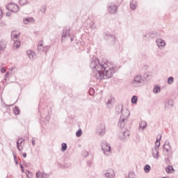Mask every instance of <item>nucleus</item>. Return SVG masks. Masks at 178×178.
<instances>
[{
  "mask_svg": "<svg viewBox=\"0 0 178 178\" xmlns=\"http://www.w3.org/2000/svg\"><path fill=\"white\" fill-rule=\"evenodd\" d=\"M90 66L93 72H96L95 77L97 80L111 79L118 70V67L108 62H101L97 57L90 59Z\"/></svg>",
  "mask_w": 178,
  "mask_h": 178,
  "instance_id": "1",
  "label": "nucleus"
},
{
  "mask_svg": "<svg viewBox=\"0 0 178 178\" xmlns=\"http://www.w3.org/2000/svg\"><path fill=\"white\" fill-rule=\"evenodd\" d=\"M115 111L116 113H118V115L119 113H122L120 118V121L118 122V127H120V129H123V127H124V124L127 123V118L130 116V113H129V111H127L125 112L126 115H124V113H123V106L122 105L118 106L115 108Z\"/></svg>",
  "mask_w": 178,
  "mask_h": 178,
  "instance_id": "2",
  "label": "nucleus"
},
{
  "mask_svg": "<svg viewBox=\"0 0 178 178\" xmlns=\"http://www.w3.org/2000/svg\"><path fill=\"white\" fill-rule=\"evenodd\" d=\"M102 151L104 152V154L106 156H109L111 154H112V147H111V145L108 143L106 140H102L101 143Z\"/></svg>",
  "mask_w": 178,
  "mask_h": 178,
  "instance_id": "3",
  "label": "nucleus"
},
{
  "mask_svg": "<svg viewBox=\"0 0 178 178\" xmlns=\"http://www.w3.org/2000/svg\"><path fill=\"white\" fill-rule=\"evenodd\" d=\"M118 137L120 141L126 143L129 140V137H130V131L127 129H124L122 132L118 134Z\"/></svg>",
  "mask_w": 178,
  "mask_h": 178,
  "instance_id": "4",
  "label": "nucleus"
},
{
  "mask_svg": "<svg viewBox=\"0 0 178 178\" xmlns=\"http://www.w3.org/2000/svg\"><path fill=\"white\" fill-rule=\"evenodd\" d=\"M144 83L143 76L140 74L136 75L132 81L133 87H141V85Z\"/></svg>",
  "mask_w": 178,
  "mask_h": 178,
  "instance_id": "5",
  "label": "nucleus"
},
{
  "mask_svg": "<svg viewBox=\"0 0 178 178\" xmlns=\"http://www.w3.org/2000/svg\"><path fill=\"white\" fill-rule=\"evenodd\" d=\"M6 8L7 10H9L10 12H13L14 13H17V12L19 10V6H17L15 3H8Z\"/></svg>",
  "mask_w": 178,
  "mask_h": 178,
  "instance_id": "6",
  "label": "nucleus"
},
{
  "mask_svg": "<svg viewBox=\"0 0 178 178\" xmlns=\"http://www.w3.org/2000/svg\"><path fill=\"white\" fill-rule=\"evenodd\" d=\"M163 149L164 152H166L168 158H170L172 156V152L170 151V143L169 141H165L163 146Z\"/></svg>",
  "mask_w": 178,
  "mask_h": 178,
  "instance_id": "7",
  "label": "nucleus"
},
{
  "mask_svg": "<svg viewBox=\"0 0 178 178\" xmlns=\"http://www.w3.org/2000/svg\"><path fill=\"white\" fill-rule=\"evenodd\" d=\"M103 36L104 40H107L108 41H109L110 44H111L112 45L115 44V38L114 35L104 33Z\"/></svg>",
  "mask_w": 178,
  "mask_h": 178,
  "instance_id": "8",
  "label": "nucleus"
},
{
  "mask_svg": "<svg viewBox=\"0 0 178 178\" xmlns=\"http://www.w3.org/2000/svg\"><path fill=\"white\" fill-rule=\"evenodd\" d=\"M67 37H70V29L64 28L61 35V42L66 41V38H67Z\"/></svg>",
  "mask_w": 178,
  "mask_h": 178,
  "instance_id": "9",
  "label": "nucleus"
},
{
  "mask_svg": "<svg viewBox=\"0 0 178 178\" xmlns=\"http://www.w3.org/2000/svg\"><path fill=\"white\" fill-rule=\"evenodd\" d=\"M96 131L99 136H104L105 133H106V130L105 129V124L104 123L100 124L97 127Z\"/></svg>",
  "mask_w": 178,
  "mask_h": 178,
  "instance_id": "10",
  "label": "nucleus"
},
{
  "mask_svg": "<svg viewBox=\"0 0 178 178\" xmlns=\"http://www.w3.org/2000/svg\"><path fill=\"white\" fill-rule=\"evenodd\" d=\"M108 10L111 15H115V13H118V6L115 3H111L108 7Z\"/></svg>",
  "mask_w": 178,
  "mask_h": 178,
  "instance_id": "11",
  "label": "nucleus"
},
{
  "mask_svg": "<svg viewBox=\"0 0 178 178\" xmlns=\"http://www.w3.org/2000/svg\"><path fill=\"white\" fill-rule=\"evenodd\" d=\"M104 177L115 178V171L113 169H108L106 173L103 175Z\"/></svg>",
  "mask_w": 178,
  "mask_h": 178,
  "instance_id": "12",
  "label": "nucleus"
},
{
  "mask_svg": "<svg viewBox=\"0 0 178 178\" xmlns=\"http://www.w3.org/2000/svg\"><path fill=\"white\" fill-rule=\"evenodd\" d=\"M159 154V149H158L157 147H154L152 149V155L153 157H154L155 159H159V156H158Z\"/></svg>",
  "mask_w": 178,
  "mask_h": 178,
  "instance_id": "13",
  "label": "nucleus"
},
{
  "mask_svg": "<svg viewBox=\"0 0 178 178\" xmlns=\"http://www.w3.org/2000/svg\"><path fill=\"white\" fill-rule=\"evenodd\" d=\"M156 44L159 48H163L165 47V45H166L165 40H162L161 38L156 39Z\"/></svg>",
  "mask_w": 178,
  "mask_h": 178,
  "instance_id": "14",
  "label": "nucleus"
},
{
  "mask_svg": "<svg viewBox=\"0 0 178 178\" xmlns=\"http://www.w3.org/2000/svg\"><path fill=\"white\" fill-rule=\"evenodd\" d=\"M37 178H49V174L38 171L35 175Z\"/></svg>",
  "mask_w": 178,
  "mask_h": 178,
  "instance_id": "15",
  "label": "nucleus"
},
{
  "mask_svg": "<svg viewBox=\"0 0 178 178\" xmlns=\"http://www.w3.org/2000/svg\"><path fill=\"white\" fill-rule=\"evenodd\" d=\"M113 104H115V97H111L108 102H106V106L108 109H111L112 108Z\"/></svg>",
  "mask_w": 178,
  "mask_h": 178,
  "instance_id": "16",
  "label": "nucleus"
},
{
  "mask_svg": "<svg viewBox=\"0 0 178 178\" xmlns=\"http://www.w3.org/2000/svg\"><path fill=\"white\" fill-rule=\"evenodd\" d=\"M26 55L29 56L31 60H33V59H34V56H35V52L31 50H28L26 51Z\"/></svg>",
  "mask_w": 178,
  "mask_h": 178,
  "instance_id": "17",
  "label": "nucleus"
},
{
  "mask_svg": "<svg viewBox=\"0 0 178 178\" xmlns=\"http://www.w3.org/2000/svg\"><path fill=\"white\" fill-rule=\"evenodd\" d=\"M130 8L132 10H136L137 8V1L136 0H131L130 2Z\"/></svg>",
  "mask_w": 178,
  "mask_h": 178,
  "instance_id": "18",
  "label": "nucleus"
},
{
  "mask_svg": "<svg viewBox=\"0 0 178 178\" xmlns=\"http://www.w3.org/2000/svg\"><path fill=\"white\" fill-rule=\"evenodd\" d=\"M23 143H24V139L19 138L17 140V147L18 151H22V149H23V148H20V145L23 144Z\"/></svg>",
  "mask_w": 178,
  "mask_h": 178,
  "instance_id": "19",
  "label": "nucleus"
},
{
  "mask_svg": "<svg viewBox=\"0 0 178 178\" xmlns=\"http://www.w3.org/2000/svg\"><path fill=\"white\" fill-rule=\"evenodd\" d=\"M24 24H29V23H33L34 18L33 17H27L23 19Z\"/></svg>",
  "mask_w": 178,
  "mask_h": 178,
  "instance_id": "20",
  "label": "nucleus"
},
{
  "mask_svg": "<svg viewBox=\"0 0 178 178\" xmlns=\"http://www.w3.org/2000/svg\"><path fill=\"white\" fill-rule=\"evenodd\" d=\"M6 48V42L4 40H1L0 42V51H5Z\"/></svg>",
  "mask_w": 178,
  "mask_h": 178,
  "instance_id": "21",
  "label": "nucleus"
},
{
  "mask_svg": "<svg viewBox=\"0 0 178 178\" xmlns=\"http://www.w3.org/2000/svg\"><path fill=\"white\" fill-rule=\"evenodd\" d=\"M20 47V41L19 40H14L13 48V49H17Z\"/></svg>",
  "mask_w": 178,
  "mask_h": 178,
  "instance_id": "22",
  "label": "nucleus"
},
{
  "mask_svg": "<svg viewBox=\"0 0 178 178\" xmlns=\"http://www.w3.org/2000/svg\"><path fill=\"white\" fill-rule=\"evenodd\" d=\"M147 128V122L145 121H141L139 123V129H142V130H145V129Z\"/></svg>",
  "mask_w": 178,
  "mask_h": 178,
  "instance_id": "23",
  "label": "nucleus"
},
{
  "mask_svg": "<svg viewBox=\"0 0 178 178\" xmlns=\"http://www.w3.org/2000/svg\"><path fill=\"white\" fill-rule=\"evenodd\" d=\"M162 138V136H160L159 138H156V141L155 142V146L157 147V149H159V147H161V139Z\"/></svg>",
  "mask_w": 178,
  "mask_h": 178,
  "instance_id": "24",
  "label": "nucleus"
},
{
  "mask_svg": "<svg viewBox=\"0 0 178 178\" xmlns=\"http://www.w3.org/2000/svg\"><path fill=\"white\" fill-rule=\"evenodd\" d=\"M165 108H173V100L169 99L168 102L165 104Z\"/></svg>",
  "mask_w": 178,
  "mask_h": 178,
  "instance_id": "25",
  "label": "nucleus"
},
{
  "mask_svg": "<svg viewBox=\"0 0 178 178\" xmlns=\"http://www.w3.org/2000/svg\"><path fill=\"white\" fill-rule=\"evenodd\" d=\"M19 34H15L13 35V31L11 33V40H13V41H17V40H19Z\"/></svg>",
  "mask_w": 178,
  "mask_h": 178,
  "instance_id": "26",
  "label": "nucleus"
},
{
  "mask_svg": "<svg viewBox=\"0 0 178 178\" xmlns=\"http://www.w3.org/2000/svg\"><path fill=\"white\" fill-rule=\"evenodd\" d=\"M153 92H154V94H158V92H161V86H156L153 89Z\"/></svg>",
  "mask_w": 178,
  "mask_h": 178,
  "instance_id": "27",
  "label": "nucleus"
},
{
  "mask_svg": "<svg viewBox=\"0 0 178 178\" xmlns=\"http://www.w3.org/2000/svg\"><path fill=\"white\" fill-rule=\"evenodd\" d=\"M66 149H67V144H66L65 143H62L61 144L62 152H65V151H66Z\"/></svg>",
  "mask_w": 178,
  "mask_h": 178,
  "instance_id": "28",
  "label": "nucleus"
},
{
  "mask_svg": "<svg viewBox=\"0 0 178 178\" xmlns=\"http://www.w3.org/2000/svg\"><path fill=\"white\" fill-rule=\"evenodd\" d=\"M151 170V166L148 164L145 165L144 167V171L145 173H149V171Z\"/></svg>",
  "mask_w": 178,
  "mask_h": 178,
  "instance_id": "29",
  "label": "nucleus"
},
{
  "mask_svg": "<svg viewBox=\"0 0 178 178\" xmlns=\"http://www.w3.org/2000/svg\"><path fill=\"white\" fill-rule=\"evenodd\" d=\"M15 115H20V108L17 106H15L14 108Z\"/></svg>",
  "mask_w": 178,
  "mask_h": 178,
  "instance_id": "30",
  "label": "nucleus"
},
{
  "mask_svg": "<svg viewBox=\"0 0 178 178\" xmlns=\"http://www.w3.org/2000/svg\"><path fill=\"white\" fill-rule=\"evenodd\" d=\"M64 166L65 168H70V166H72V163H70V161H65V163H64Z\"/></svg>",
  "mask_w": 178,
  "mask_h": 178,
  "instance_id": "31",
  "label": "nucleus"
},
{
  "mask_svg": "<svg viewBox=\"0 0 178 178\" xmlns=\"http://www.w3.org/2000/svg\"><path fill=\"white\" fill-rule=\"evenodd\" d=\"M131 103L132 104H137V101H138V99L137 98V96L136 95H134L132 97H131Z\"/></svg>",
  "mask_w": 178,
  "mask_h": 178,
  "instance_id": "32",
  "label": "nucleus"
},
{
  "mask_svg": "<svg viewBox=\"0 0 178 178\" xmlns=\"http://www.w3.org/2000/svg\"><path fill=\"white\" fill-rule=\"evenodd\" d=\"M83 134V131L81 129H79L76 132V137H81V135Z\"/></svg>",
  "mask_w": 178,
  "mask_h": 178,
  "instance_id": "33",
  "label": "nucleus"
},
{
  "mask_svg": "<svg viewBox=\"0 0 178 178\" xmlns=\"http://www.w3.org/2000/svg\"><path fill=\"white\" fill-rule=\"evenodd\" d=\"M173 81H174L173 76L168 77V84H173Z\"/></svg>",
  "mask_w": 178,
  "mask_h": 178,
  "instance_id": "34",
  "label": "nucleus"
},
{
  "mask_svg": "<svg viewBox=\"0 0 178 178\" xmlns=\"http://www.w3.org/2000/svg\"><path fill=\"white\" fill-rule=\"evenodd\" d=\"M166 172L167 173H170L171 170H173V167L171 165H168L166 168H165Z\"/></svg>",
  "mask_w": 178,
  "mask_h": 178,
  "instance_id": "35",
  "label": "nucleus"
},
{
  "mask_svg": "<svg viewBox=\"0 0 178 178\" xmlns=\"http://www.w3.org/2000/svg\"><path fill=\"white\" fill-rule=\"evenodd\" d=\"M19 5H22V6H24L27 3V0H19Z\"/></svg>",
  "mask_w": 178,
  "mask_h": 178,
  "instance_id": "36",
  "label": "nucleus"
},
{
  "mask_svg": "<svg viewBox=\"0 0 178 178\" xmlns=\"http://www.w3.org/2000/svg\"><path fill=\"white\" fill-rule=\"evenodd\" d=\"M38 51H39V52H42V51H44V47H42V44H40V45L38 46Z\"/></svg>",
  "mask_w": 178,
  "mask_h": 178,
  "instance_id": "37",
  "label": "nucleus"
},
{
  "mask_svg": "<svg viewBox=\"0 0 178 178\" xmlns=\"http://www.w3.org/2000/svg\"><path fill=\"white\" fill-rule=\"evenodd\" d=\"M127 178H136V175L134 172H129Z\"/></svg>",
  "mask_w": 178,
  "mask_h": 178,
  "instance_id": "38",
  "label": "nucleus"
},
{
  "mask_svg": "<svg viewBox=\"0 0 178 178\" xmlns=\"http://www.w3.org/2000/svg\"><path fill=\"white\" fill-rule=\"evenodd\" d=\"M26 176H27L28 178H32L33 177V175L29 170H27V172H26Z\"/></svg>",
  "mask_w": 178,
  "mask_h": 178,
  "instance_id": "39",
  "label": "nucleus"
},
{
  "mask_svg": "<svg viewBox=\"0 0 178 178\" xmlns=\"http://www.w3.org/2000/svg\"><path fill=\"white\" fill-rule=\"evenodd\" d=\"M92 92H94V88H91L90 90H89V94L90 95H92Z\"/></svg>",
  "mask_w": 178,
  "mask_h": 178,
  "instance_id": "40",
  "label": "nucleus"
},
{
  "mask_svg": "<svg viewBox=\"0 0 178 178\" xmlns=\"http://www.w3.org/2000/svg\"><path fill=\"white\" fill-rule=\"evenodd\" d=\"M6 72V67H2L1 69V73H5Z\"/></svg>",
  "mask_w": 178,
  "mask_h": 178,
  "instance_id": "41",
  "label": "nucleus"
},
{
  "mask_svg": "<svg viewBox=\"0 0 178 178\" xmlns=\"http://www.w3.org/2000/svg\"><path fill=\"white\" fill-rule=\"evenodd\" d=\"M19 165H20L22 172H23V173H24V167H23V164L20 163Z\"/></svg>",
  "mask_w": 178,
  "mask_h": 178,
  "instance_id": "42",
  "label": "nucleus"
},
{
  "mask_svg": "<svg viewBox=\"0 0 178 178\" xmlns=\"http://www.w3.org/2000/svg\"><path fill=\"white\" fill-rule=\"evenodd\" d=\"M3 15V13L2 12V10L0 8V20L2 19Z\"/></svg>",
  "mask_w": 178,
  "mask_h": 178,
  "instance_id": "43",
  "label": "nucleus"
},
{
  "mask_svg": "<svg viewBox=\"0 0 178 178\" xmlns=\"http://www.w3.org/2000/svg\"><path fill=\"white\" fill-rule=\"evenodd\" d=\"M144 77L146 80H148V77H149V75L145 74Z\"/></svg>",
  "mask_w": 178,
  "mask_h": 178,
  "instance_id": "44",
  "label": "nucleus"
},
{
  "mask_svg": "<svg viewBox=\"0 0 178 178\" xmlns=\"http://www.w3.org/2000/svg\"><path fill=\"white\" fill-rule=\"evenodd\" d=\"M6 15L7 17H10V13H6Z\"/></svg>",
  "mask_w": 178,
  "mask_h": 178,
  "instance_id": "45",
  "label": "nucleus"
},
{
  "mask_svg": "<svg viewBox=\"0 0 178 178\" xmlns=\"http://www.w3.org/2000/svg\"><path fill=\"white\" fill-rule=\"evenodd\" d=\"M5 77H6V78L9 77V72H8L6 73Z\"/></svg>",
  "mask_w": 178,
  "mask_h": 178,
  "instance_id": "46",
  "label": "nucleus"
},
{
  "mask_svg": "<svg viewBox=\"0 0 178 178\" xmlns=\"http://www.w3.org/2000/svg\"><path fill=\"white\" fill-rule=\"evenodd\" d=\"M83 154H84V156H88V152H83Z\"/></svg>",
  "mask_w": 178,
  "mask_h": 178,
  "instance_id": "47",
  "label": "nucleus"
},
{
  "mask_svg": "<svg viewBox=\"0 0 178 178\" xmlns=\"http://www.w3.org/2000/svg\"><path fill=\"white\" fill-rule=\"evenodd\" d=\"M47 10L45 9V8L43 7V9L41 10V12H43V13H45V11Z\"/></svg>",
  "mask_w": 178,
  "mask_h": 178,
  "instance_id": "48",
  "label": "nucleus"
},
{
  "mask_svg": "<svg viewBox=\"0 0 178 178\" xmlns=\"http://www.w3.org/2000/svg\"><path fill=\"white\" fill-rule=\"evenodd\" d=\"M70 37V40H71V42H73V37H72V35H70V36H68Z\"/></svg>",
  "mask_w": 178,
  "mask_h": 178,
  "instance_id": "49",
  "label": "nucleus"
},
{
  "mask_svg": "<svg viewBox=\"0 0 178 178\" xmlns=\"http://www.w3.org/2000/svg\"><path fill=\"white\" fill-rule=\"evenodd\" d=\"M23 157L24 158H27V154L26 153H24L23 154Z\"/></svg>",
  "mask_w": 178,
  "mask_h": 178,
  "instance_id": "50",
  "label": "nucleus"
},
{
  "mask_svg": "<svg viewBox=\"0 0 178 178\" xmlns=\"http://www.w3.org/2000/svg\"><path fill=\"white\" fill-rule=\"evenodd\" d=\"M14 159H15V161L16 165H17V163H19L17 162V161H16V156H14Z\"/></svg>",
  "mask_w": 178,
  "mask_h": 178,
  "instance_id": "51",
  "label": "nucleus"
},
{
  "mask_svg": "<svg viewBox=\"0 0 178 178\" xmlns=\"http://www.w3.org/2000/svg\"><path fill=\"white\" fill-rule=\"evenodd\" d=\"M32 145H35V141L34 140H32Z\"/></svg>",
  "mask_w": 178,
  "mask_h": 178,
  "instance_id": "52",
  "label": "nucleus"
},
{
  "mask_svg": "<svg viewBox=\"0 0 178 178\" xmlns=\"http://www.w3.org/2000/svg\"><path fill=\"white\" fill-rule=\"evenodd\" d=\"M23 164L26 165V161H23Z\"/></svg>",
  "mask_w": 178,
  "mask_h": 178,
  "instance_id": "53",
  "label": "nucleus"
},
{
  "mask_svg": "<svg viewBox=\"0 0 178 178\" xmlns=\"http://www.w3.org/2000/svg\"><path fill=\"white\" fill-rule=\"evenodd\" d=\"M6 106H12V104H10V105H7Z\"/></svg>",
  "mask_w": 178,
  "mask_h": 178,
  "instance_id": "54",
  "label": "nucleus"
},
{
  "mask_svg": "<svg viewBox=\"0 0 178 178\" xmlns=\"http://www.w3.org/2000/svg\"><path fill=\"white\" fill-rule=\"evenodd\" d=\"M166 161H169V158H167Z\"/></svg>",
  "mask_w": 178,
  "mask_h": 178,
  "instance_id": "55",
  "label": "nucleus"
},
{
  "mask_svg": "<svg viewBox=\"0 0 178 178\" xmlns=\"http://www.w3.org/2000/svg\"><path fill=\"white\" fill-rule=\"evenodd\" d=\"M144 37H147V35H145Z\"/></svg>",
  "mask_w": 178,
  "mask_h": 178,
  "instance_id": "56",
  "label": "nucleus"
},
{
  "mask_svg": "<svg viewBox=\"0 0 178 178\" xmlns=\"http://www.w3.org/2000/svg\"><path fill=\"white\" fill-rule=\"evenodd\" d=\"M13 69H15V68H12L11 70H13Z\"/></svg>",
  "mask_w": 178,
  "mask_h": 178,
  "instance_id": "57",
  "label": "nucleus"
},
{
  "mask_svg": "<svg viewBox=\"0 0 178 178\" xmlns=\"http://www.w3.org/2000/svg\"><path fill=\"white\" fill-rule=\"evenodd\" d=\"M163 178H168L167 177H163Z\"/></svg>",
  "mask_w": 178,
  "mask_h": 178,
  "instance_id": "58",
  "label": "nucleus"
}]
</instances>
